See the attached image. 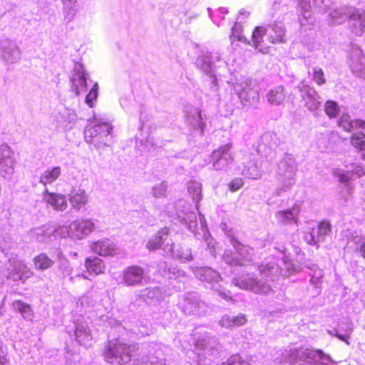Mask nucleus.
Wrapping results in <instances>:
<instances>
[{
    "label": "nucleus",
    "mask_w": 365,
    "mask_h": 365,
    "mask_svg": "<svg viewBox=\"0 0 365 365\" xmlns=\"http://www.w3.org/2000/svg\"><path fill=\"white\" fill-rule=\"evenodd\" d=\"M133 351L134 347L132 345L115 339V341L109 342L103 356L109 363H112L115 359H118L119 363L125 364L130 361Z\"/></svg>",
    "instance_id": "1"
},
{
    "label": "nucleus",
    "mask_w": 365,
    "mask_h": 365,
    "mask_svg": "<svg viewBox=\"0 0 365 365\" xmlns=\"http://www.w3.org/2000/svg\"><path fill=\"white\" fill-rule=\"evenodd\" d=\"M111 126L108 123L91 124L85 130V139L88 143L94 144L95 146L106 145V138L111 131Z\"/></svg>",
    "instance_id": "2"
},
{
    "label": "nucleus",
    "mask_w": 365,
    "mask_h": 365,
    "mask_svg": "<svg viewBox=\"0 0 365 365\" xmlns=\"http://www.w3.org/2000/svg\"><path fill=\"white\" fill-rule=\"evenodd\" d=\"M13 153L7 145L0 146V173L4 177L14 173Z\"/></svg>",
    "instance_id": "3"
},
{
    "label": "nucleus",
    "mask_w": 365,
    "mask_h": 365,
    "mask_svg": "<svg viewBox=\"0 0 365 365\" xmlns=\"http://www.w3.org/2000/svg\"><path fill=\"white\" fill-rule=\"evenodd\" d=\"M145 271L138 265L127 267L123 272V282L128 286H135L142 282Z\"/></svg>",
    "instance_id": "4"
},
{
    "label": "nucleus",
    "mask_w": 365,
    "mask_h": 365,
    "mask_svg": "<svg viewBox=\"0 0 365 365\" xmlns=\"http://www.w3.org/2000/svg\"><path fill=\"white\" fill-rule=\"evenodd\" d=\"M71 230L76 238L81 239L93 231L94 223L88 219L78 220L71 224Z\"/></svg>",
    "instance_id": "5"
},
{
    "label": "nucleus",
    "mask_w": 365,
    "mask_h": 365,
    "mask_svg": "<svg viewBox=\"0 0 365 365\" xmlns=\"http://www.w3.org/2000/svg\"><path fill=\"white\" fill-rule=\"evenodd\" d=\"M43 194L45 202L54 210L63 211L67 207V200L64 195L49 192L48 189H46Z\"/></svg>",
    "instance_id": "6"
},
{
    "label": "nucleus",
    "mask_w": 365,
    "mask_h": 365,
    "mask_svg": "<svg viewBox=\"0 0 365 365\" xmlns=\"http://www.w3.org/2000/svg\"><path fill=\"white\" fill-rule=\"evenodd\" d=\"M268 41L273 44L286 42L285 29L277 24L269 25L267 28Z\"/></svg>",
    "instance_id": "7"
},
{
    "label": "nucleus",
    "mask_w": 365,
    "mask_h": 365,
    "mask_svg": "<svg viewBox=\"0 0 365 365\" xmlns=\"http://www.w3.org/2000/svg\"><path fill=\"white\" fill-rule=\"evenodd\" d=\"M170 241V239L168 237V230H161L149 240L147 243V248L151 251L156 250L160 248L165 249L164 244L166 242V246H168Z\"/></svg>",
    "instance_id": "8"
},
{
    "label": "nucleus",
    "mask_w": 365,
    "mask_h": 365,
    "mask_svg": "<svg viewBox=\"0 0 365 365\" xmlns=\"http://www.w3.org/2000/svg\"><path fill=\"white\" fill-rule=\"evenodd\" d=\"M267 28L263 26H256L252 35V40L253 44L256 48H258L259 51L263 53L269 52V46L264 44V37L267 35Z\"/></svg>",
    "instance_id": "9"
},
{
    "label": "nucleus",
    "mask_w": 365,
    "mask_h": 365,
    "mask_svg": "<svg viewBox=\"0 0 365 365\" xmlns=\"http://www.w3.org/2000/svg\"><path fill=\"white\" fill-rule=\"evenodd\" d=\"M85 267L89 274L98 275L105 272L106 264L99 257H88L85 260Z\"/></svg>",
    "instance_id": "10"
},
{
    "label": "nucleus",
    "mask_w": 365,
    "mask_h": 365,
    "mask_svg": "<svg viewBox=\"0 0 365 365\" xmlns=\"http://www.w3.org/2000/svg\"><path fill=\"white\" fill-rule=\"evenodd\" d=\"M93 249L96 252L104 257L113 256L117 250L115 245L108 240L93 243Z\"/></svg>",
    "instance_id": "11"
},
{
    "label": "nucleus",
    "mask_w": 365,
    "mask_h": 365,
    "mask_svg": "<svg viewBox=\"0 0 365 365\" xmlns=\"http://www.w3.org/2000/svg\"><path fill=\"white\" fill-rule=\"evenodd\" d=\"M340 13L339 14H335L336 17H342L345 16L349 20H360L361 21V26L363 28H365V14H359L357 10L349 6H343L339 9ZM336 14V11H334Z\"/></svg>",
    "instance_id": "12"
},
{
    "label": "nucleus",
    "mask_w": 365,
    "mask_h": 365,
    "mask_svg": "<svg viewBox=\"0 0 365 365\" xmlns=\"http://www.w3.org/2000/svg\"><path fill=\"white\" fill-rule=\"evenodd\" d=\"M231 145L226 144L222 145L218 149L215 150L211 154V160L212 162L213 166L220 162L222 159H225L226 160H233V156L230 153Z\"/></svg>",
    "instance_id": "13"
},
{
    "label": "nucleus",
    "mask_w": 365,
    "mask_h": 365,
    "mask_svg": "<svg viewBox=\"0 0 365 365\" xmlns=\"http://www.w3.org/2000/svg\"><path fill=\"white\" fill-rule=\"evenodd\" d=\"M72 82V91L78 96L81 90H84L86 88V77L83 71H77L74 75L71 78Z\"/></svg>",
    "instance_id": "14"
},
{
    "label": "nucleus",
    "mask_w": 365,
    "mask_h": 365,
    "mask_svg": "<svg viewBox=\"0 0 365 365\" xmlns=\"http://www.w3.org/2000/svg\"><path fill=\"white\" fill-rule=\"evenodd\" d=\"M34 268L38 271H44L50 269L54 264V261L46 253H40L33 259Z\"/></svg>",
    "instance_id": "15"
},
{
    "label": "nucleus",
    "mask_w": 365,
    "mask_h": 365,
    "mask_svg": "<svg viewBox=\"0 0 365 365\" xmlns=\"http://www.w3.org/2000/svg\"><path fill=\"white\" fill-rule=\"evenodd\" d=\"M69 200L73 208L80 210L86 205L88 196L85 190H73L71 193Z\"/></svg>",
    "instance_id": "16"
},
{
    "label": "nucleus",
    "mask_w": 365,
    "mask_h": 365,
    "mask_svg": "<svg viewBox=\"0 0 365 365\" xmlns=\"http://www.w3.org/2000/svg\"><path fill=\"white\" fill-rule=\"evenodd\" d=\"M61 174V169L59 166L48 168L41 175L39 182L43 185L51 184L60 177Z\"/></svg>",
    "instance_id": "17"
},
{
    "label": "nucleus",
    "mask_w": 365,
    "mask_h": 365,
    "mask_svg": "<svg viewBox=\"0 0 365 365\" xmlns=\"http://www.w3.org/2000/svg\"><path fill=\"white\" fill-rule=\"evenodd\" d=\"M267 101L271 104L279 105L282 103L285 98L286 93L282 86H278L271 89L267 95Z\"/></svg>",
    "instance_id": "18"
},
{
    "label": "nucleus",
    "mask_w": 365,
    "mask_h": 365,
    "mask_svg": "<svg viewBox=\"0 0 365 365\" xmlns=\"http://www.w3.org/2000/svg\"><path fill=\"white\" fill-rule=\"evenodd\" d=\"M363 125H365V121L363 120H351L349 116H341L339 121V125L341 126L344 130L351 132L353 130L363 128Z\"/></svg>",
    "instance_id": "19"
},
{
    "label": "nucleus",
    "mask_w": 365,
    "mask_h": 365,
    "mask_svg": "<svg viewBox=\"0 0 365 365\" xmlns=\"http://www.w3.org/2000/svg\"><path fill=\"white\" fill-rule=\"evenodd\" d=\"M141 297L146 303L151 301L160 302L162 300V292L158 287H148L143 290Z\"/></svg>",
    "instance_id": "20"
},
{
    "label": "nucleus",
    "mask_w": 365,
    "mask_h": 365,
    "mask_svg": "<svg viewBox=\"0 0 365 365\" xmlns=\"http://www.w3.org/2000/svg\"><path fill=\"white\" fill-rule=\"evenodd\" d=\"M299 213V207L293 206L292 208L286 210H280L277 213V217L284 222L295 220Z\"/></svg>",
    "instance_id": "21"
},
{
    "label": "nucleus",
    "mask_w": 365,
    "mask_h": 365,
    "mask_svg": "<svg viewBox=\"0 0 365 365\" xmlns=\"http://www.w3.org/2000/svg\"><path fill=\"white\" fill-rule=\"evenodd\" d=\"M351 145L357 151L365 150V134L362 133H354L349 138Z\"/></svg>",
    "instance_id": "22"
},
{
    "label": "nucleus",
    "mask_w": 365,
    "mask_h": 365,
    "mask_svg": "<svg viewBox=\"0 0 365 365\" xmlns=\"http://www.w3.org/2000/svg\"><path fill=\"white\" fill-rule=\"evenodd\" d=\"M14 274L17 275L16 279H21L24 276L31 273L26 264L23 262H16L14 264Z\"/></svg>",
    "instance_id": "23"
},
{
    "label": "nucleus",
    "mask_w": 365,
    "mask_h": 365,
    "mask_svg": "<svg viewBox=\"0 0 365 365\" xmlns=\"http://www.w3.org/2000/svg\"><path fill=\"white\" fill-rule=\"evenodd\" d=\"M324 111L330 118H335L339 112V107L334 101H327L324 105Z\"/></svg>",
    "instance_id": "24"
},
{
    "label": "nucleus",
    "mask_w": 365,
    "mask_h": 365,
    "mask_svg": "<svg viewBox=\"0 0 365 365\" xmlns=\"http://www.w3.org/2000/svg\"><path fill=\"white\" fill-rule=\"evenodd\" d=\"M312 356L314 358L317 359L321 364L323 365H327L334 362L331 356L324 353L321 349H315L312 351Z\"/></svg>",
    "instance_id": "25"
},
{
    "label": "nucleus",
    "mask_w": 365,
    "mask_h": 365,
    "mask_svg": "<svg viewBox=\"0 0 365 365\" xmlns=\"http://www.w3.org/2000/svg\"><path fill=\"white\" fill-rule=\"evenodd\" d=\"M222 365H250V363L238 354L231 355Z\"/></svg>",
    "instance_id": "26"
},
{
    "label": "nucleus",
    "mask_w": 365,
    "mask_h": 365,
    "mask_svg": "<svg viewBox=\"0 0 365 365\" xmlns=\"http://www.w3.org/2000/svg\"><path fill=\"white\" fill-rule=\"evenodd\" d=\"M98 94V85L97 83H96L86 97V102L89 106V107L92 108L93 106V103L97 99Z\"/></svg>",
    "instance_id": "27"
},
{
    "label": "nucleus",
    "mask_w": 365,
    "mask_h": 365,
    "mask_svg": "<svg viewBox=\"0 0 365 365\" xmlns=\"http://www.w3.org/2000/svg\"><path fill=\"white\" fill-rule=\"evenodd\" d=\"M135 365H165L164 362L155 357H143L138 359Z\"/></svg>",
    "instance_id": "28"
},
{
    "label": "nucleus",
    "mask_w": 365,
    "mask_h": 365,
    "mask_svg": "<svg viewBox=\"0 0 365 365\" xmlns=\"http://www.w3.org/2000/svg\"><path fill=\"white\" fill-rule=\"evenodd\" d=\"M274 268V264L271 262H262L258 266L259 274L265 277L272 275Z\"/></svg>",
    "instance_id": "29"
},
{
    "label": "nucleus",
    "mask_w": 365,
    "mask_h": 365,
    "mask_svg": "<svg viewBox=\"0 0 365 365\" xmlns=\"http://www.w3.org/2000/svg\"><path fill=\"white\" fill-rule=\"evenodd\" d=\"M244 185V180L242 178L232 179L228 184L230 191L235 192L241 189Z\"/></svg>",
    "instance_id": "30"
},
{
    "label": "nucleus",
    "mask_w": 365,
    "mask_h": 365,
    "mask_svg": "<svg viewBox=\"0 0 365 365\" xmlns=\"http://www.w3.org/2000/svg\"><path fill=\"white\" fill-rule=\"evenodd\" d=\"M331 232V225L328 221L320 222L318 225V233L321 236L328 235Z\"/></svg>",
    "instance_id": "31"
},
{
    "label": "nucleus",
    "mask_w": 365,
    "mask_h": 365,
    "mask_svg": "<svg viewBox=\"0 0 365 365\" xmlns=\"http://www.w3.org/2000/svg\"><path fill=\"white\" fill-rule=\"evenodd\" d=\"M313 79L319 86L325 83L326 79L324 78V72L322 68H314Z\"/></svg>",
    "instance_id": "32"
},
{
    "label": "nucleus",
    "mask_w": 365,
    "mask_h": 365,
    "mask_svg": "<svg viewBox=\"0 0 365 365\" xmlns=\"http://www.w3.org/2000/svg\"><path fill=\"white\" fill-rule=\"evenodd\" d=\"M16 304L18 305V310L22 314V315L24 317L31 315L32 310L30 305L25 304L21 301H17Z\"/></svg>",
    "instance_id": "33"
},
{
    "label": "nucleus",
    "mask_w": 365,
    "mask_h": 365,
    "mask_svg": "<svg viewBox=\"0 0 365 365\" xmlns=\"http://www.w3.org/2000/svg\"><path fill=\"white\" fill-rule=\"evenodd\" d=\"M232 322L233 327H240V326L244 325L246 323L247 319H246V317L245 314H240L237 316L232 317Z\"/></svg>",
    "instance_id": "34"
},
{
    "label": "nucleus",
    "mask_w": 365,
    "mask_h": 365,
    "mask_svg": "<svg viewBox=\"0 0 365 365\" xmlns=\"http://www.w3.org/2000/svg\"><path fill=\"white\" fill-rule=\"evenodd\" d=\"M336 176L341 182H348L352 178V173L349 172L340 171L336 173Z\"/></svg>",
    "instance_id": "35"
},
{
    "label": "nucleus",
    "mask_w": 365,
    "mask_h": 365,
    "mask_svg": "<svg viewBox=\"0 0 365 365\" xmlns=\"http://www.w3.org/2000/svg\"><path fill=\"white\" fill-rule=\"evenodd\" d=\"M220 324L222 327L226 329H230L233 327L232 317L230 316H223L220 321Z\"/></svg>",
    "instance_id": "36"
},
{
    "label": "nucleus",
    "mask_w": 365,
    "mask_h": 365,
    "mask_svg": "<svg viewBox=\"0 0 365 365\" xmlns=\"http://www.w3.org/2000/svg\"><path fill=\"white\" fill-rule=\"evenodd\" d=\"M76 339L78 340V341L79 342L80 344H82V345H84L85 344V342L83 341V339H82V336H89V334L86 331H83V330H78L76 331Z\"/></svg>",
    "instance_id": "37"
},
{
    "label": "nucleus",
    "mask_w": 365,
    "mask_h": 365,
    "mask_svg": "<svg viewBox=\"0 0 365 365\" xmlns=\"http://www.w3.org/2000/svg\"><path fill=\"white\" fill-rule=\"evenodd\" d=\"M359 252L361 257L365 259V242L361 243V245L359 246Z\"/></svg>",
    "instance_id": "38"
},
{
    "label": "nucleus",
    "mask_w": 365,
    "mask_h": 365,
    "mask_svg": "<svg viewBox=\"0 0 365 365\" xmlns=\"http://www.w3.org/2000/svg\"><path fill=\"white\" fill-rule=\"evenodd\" d=\"M335 336L339 339L340 340L343 341H345L347 344H349V342L348 341V336H345V335H343V334H336Z\"/></svg>",
    "instance_id": "39"
},
{
    "label": "nucleus",
    "mask_w": 365,
    "mask_h": 365,
    "mask_svg": "<svg viewBox=\"0 0 365 365\" xmlns=\"http://www.w3.org/2000/svg\"><path fill=\"white\" fill-rule=\"evenodd\" d=\"M238 246H239V247H235L237 249L238 252H239V253H241V250H242V248H245V246H244V245H241V244H240V243H238Z\"/></svg>",
    "instance_id": "40"
},
{
    "label": "nucleus",
    "mask_w": 365,
    "mask_h": 365,
    "mask_svg": "<svg viewBox=\"0 0 365 365\" xmlns=\"http://www.w3.org/2000/svg\"><path fill=\"white\" fill-rule=\"evenodd\" d=\"M364 151V152L361 153V158L362 160H365V150Z\"/></svg>",
    "instance_id": "41"
},
{
    "label": "nucleus",
    "mask_w": 365,
    "mask_h": 365,
    "mask_svg": "<svg viewBox=\"0 0 365 365\" xmlns=\"http://www.w3.org/2000/svg\"><path fill=\"white\" fill-rule=\"evenodd\" d=\"M310 236L312 237V242H313L314 243H315V240H314V237L310 234Z\"/></svg>",
    "instance_id": "42"
}]
</instances>
